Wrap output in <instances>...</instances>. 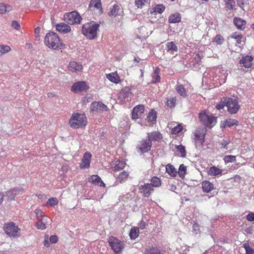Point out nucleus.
Instances as JSON below:
<instances>
[{
  "instance_id": "obj_61",
  "label": "nucleus",
  "mask_w": 254,
  "mask_h": 254,
  "mask_svg": "<svg viewBox=\"0 0 254 254\" xmlns=\"http://www.w3.org/2000/svg\"><path fill=\"white\" fill-rule=\"evenodd\" d=\"M246 218L249 221H254V213L251 212L249 213L246 216Z\"/></svg>"
},
{
  "instance_id": "obj_30",
  "label": "nucleus",
  "mask_w": 254,
  "mask_h": 254,
  "mask_svg": "<svg viewBox=\"0 0 254 254\" xmlns=\"http://www.w3.org/2000/svg\"><path fill=\"white\" fill-rule=\"evenodd\" d=\"M145 254H163L161 250L156 247H151L146 249Z\"/></svg>"
},
{
  "instance_id": "obj_17",
  "label": "nucleus",
  "mask_w": 254,
  "mask_h": 254,
  "mask_svg": "<svg viewBox=\"0 0 254 254\" xmlns=\"http://www.w3.org/2000/svg\"><path fill=\"white\" fill-rule=\"evenodd\" d=\"M254 59L252 56H246L242 58L240 60V64L245 68H249L251 67L253 64Z\"/></svg>"
},
{
  "instance_id": "obj_42",
  "label": "nucleus",
  "mask_w": 254,
  "mask_h": 254,
  "mask_svg": "<svg viewBox=\"0 0 254 254\" xmlns=\"http://www.w3.org/2000/svg\"><path fill=\"white\" fill-rule=\"evenodd\" d=\"M177 99L176 97H171L170 99H168L166 101V105L170 108H174L176 106Z\"/></svg>"
},
{
  "instance_id": "obj_56",
  "label": "nucleus",
  "mask_w": 254,
  "mask_h": 254,
  "mask_svg": "<svg viewBox=\"0 0 254 254\" xmlns=\"http://www.w3.org/2000/svg\"><path fill=\"white\" fill-rule=\"evenodd\" d=\"M230 141L229 140L223 139L222 141L220 142V145H221V148H224L227 149V145L229 144Z\"/></svg>"
},
{
  "instance_id": "obj_3",
  "label": "nucleus",
  "mask_w": 254,
  "mask_h": 254,
  "mask_svg": "<svg viewBox=\"0 0 254 254\" xmlns=\"http://www.w3.org/2000/svg\"><path fill=\"white\" fill-rule=\"evenodd\" d=\"M69 124L71 127L78 128L86 125V118L83 114L74 113L69 121Z\"/></svg>"
},
{
  "instance_id": "obj_11",
  "label": "nucleus",
  "mask_w": 254,
  "mask_h": 254,
  "mask_svg": "<svg viewBox=\"0 0 254 254\" xmlns=\"http://www.w3.org/2000/svg\"><path fill=\"white\" fill-rule=\"evenodd\" d=\"M90 110L92 112H103L108 111L109 108L102 102L95 101L91 103Z\"/></svg>"
},
{
  "instance_id": "obj_24",
  "label": "nucleus",
  "mask_w": 254,
  "mask_h": 254,
  "mask_svg": "<svg viewBox=\"0 0 254 254\" xmlns=\"http://www.w3.org/2000/svg\"><path fill=\"white\" fill-rule=\"evenodd\" d=\"M181 21V15L180 13L176 12L170 15L168 22L170 23H177Z\"/></svg>"
},
{
  "instance_id": "obj_28",
  "label": "nucleus",
  "mask_w": 254,
  "mask_h": 254,
  "mask_svg": "<svg viewBox=\"0 0 254 254\" xmlns=\"http://www.w3.org/2000/svg\"><path fill=\"white\" fill-rule=\"evenodd\" d=\"M229 38L234 39L236 40V46H240V45L242 44L243 42L242 39H243V37L242 35L240 34H238L237 33H234L232 34Z\"/></svg>"
},
{
  "instance_id": "obj_53",
  "label": "nucleus",
  "mask_w": 254,
  "mask_h": 254,
  "mask_svg": "<svg viewBox=\"0 0 254 254\" xmlns=\"http://www.w3.org/2000/svg\"><path fill=\"white\" fill-rule=\"evenodd\" d=\"M224 106H226V104H225V98H223V100H221L218 104H217L216 106V108L220 110L222 109Z\"/></svg>"
},
{
  "instance_id": "obj_46",
  "label": "nucleus",
  "mask_w": 254,
  "mask_h": 254,
  "mask_svg": "<svg viewBox=\"0 0 254 254\" xmlns=\"http://www.w3.org/2000/svg\"><path fill=\"white\" fill-rule=\"evenodd\" d=\"M226 7L229 10H233L235 5L234 0H225Z\"/></svg>"
},
{
  "instance_id": "obj_15",
  "label": "nucleus",
  "mask_w": 254,
  "mask_h": 254,
  "mask_svg": "<svg viewBox=\"0 0 254 254\" xmlns=\"http://www.w3.org/2000/svg\"><path fill=\"white\" fill-rule=\"evenodd\" d=\"M147 139L151 142H158L163 138L162 134L159 131H152L147 133Z\"/></svg>"
},
{
  "instance_id": "obj_16",
  "label": "nucleus",
  "mask_w": 254,
  "mask_h": 254,
  "mask_svg": "<svg viewBox=\"0 0 254 254\" xmlns=\"http://www.w3.org/2000/svg\"><path fill=\"white\" fill-rule=\"evenodd\" d=\"M123 13L122 5L120 4H115L111 10L109 12V16H116L117 15H122Z\"/></svg>"
},
{
  "instance_id": "obj_12",
  "label": "nucleus",
  "mask_w": 254,
  "mask_h": 254,
  "mask_svg": "<svg viewBox=\"0 0 254 254\" xmlns=\"http://www.w3.org/2000/svg\"><path fill=\"white\" fill-rule=\"evenodd\" d=\"M139 189L140 192L142 194V195L146 197H148L154 190V189L149 183L141 185Z\"/></svg>"
},
{
  "instance_id": "obj_26",
  "label": "nucleus",
  "mask_w": 254,
  "mask_h": 254,
  "mask_svg": "<svg viewBox=\"0 0 254 254\" xmlns=\"http://www.w3.org/2000/svg\"><path fill=\"white\" fill-rule=\"evenodd\" d=\"M176 90L177 93L179 94L182 97L185 98L188 97L186 89L184 88L183 85L177 84L176 86Z\"/></svg>"
},
{
  "instance_id": "obj_25",
  "label": "nucleus",
  "mask_w": 254,
  "mask_h": 254,
  "mask_svg": "<svg viewBox=\"0 0 254 254\" xmlns=\"http://www.w3.org/2000/svg\"><path fill=\"white\" fill-rule=\"evenodd\" d=\"M202 188L204 192H209L214 189V185L209 181H204L202 183Z\"/></svg>"
},
{
  "instance_id": "obj_34",
  "label": "nucleus",
  "mask_w": 254,
  "mask_h": 254,
  "mask_svg": "<svg viewBox=\"0 0 254 254\" xmlns=\"http://www.w3.org/2000/svg\"><path fill=\"white\" fill-rule=\"evenodd\" d=\"M139 228L138 227L132 228L129 232V236L131 240H135L139 236Z\"/></svg>"
},
{
  "instance_id": "obj_62",
  "label": "nucleus",
  "mask_w": 254,
  "mask_h": 254,
  "mask_svg": "<svg viewBox=\"0 0 254 254\" xmlns=\"http://www.w3.org/2000/svg\"><path fill=\"white\" fill-rule=\"evenodd\" d=\"M145 0H135V5L137 7H141L142 5L144 4V2Z\"/></svg>"
},
{
  "instance_id": "obj_50",
  "label": "nucleus",
  "mask_w": 254,
  "mask_h": 254,
  "mask_svg": "<svg viewBox=\"0 0 254 254\" xmlns=\"http://www.w3.org/2000/svg\"><path fill=\"white\" fill-rule=\"evenodd\" d=\"M58 203V200L56 197H51L48 200L46 205L47 206H55L57 205Z\"/></svg>"
},
{
  "instance_id": "obj_47",
  "label": "nucleus",
  "mask_w": 254,
  "mask_h": 254,
  "mask_svg": "<svg viewBox=\"0 0 254 254\" xmlns=\"http://www.w3.org/2000/svg\"><path fill=\"white\" fill-rule=\"evenodd\" d=\"M213 41L217 45H221L224 42V39L221 35L218 34L214 38Z\"/></svg>"
},
{
  "instance_id": "obj_18",
  "label": "nucleus",
  "mask_w": 254,
  "mask_h": 254,
  "mask_svg": "<svg viewBox=\"0 0 254 254\" xmlns=\"http://www.w3.org/2000/svg\"><path fill=\"white\" fill-rule=\"evenodd\" d=\"M89 181L93 184L100 187H105V183L102 181L101 178L98 175H92L89 178Z\"/></svg>"
},
{
  "instance_id": "obj_31",
  "label": "nucleus",
  "mask_w": 254,
  "mask_h": 254,
  "mask_svg": "<svg viewBox=\"0 0 254 254\" xmlns=\"http://www.w3.org/2000/svg\"><path fill=\"white\" fill-rule=\"evenodd\" d=\"M222 172V169H219L216 167L213 166L209 168L208 171V174L210 176H217L221 174Z\"/></svg>"
},
{
  "instance_id": "obj_6",
  "label": "nucleus",
  "mask_w": 254,
  "mask_h": 254,
  "mask_svg": "<svg viewBox=\"0 0 254 254\" xmlns=\"http://www.w3.org/2000/svg\"><path fill=\"white\" fill-rule=\"evenodd\" d=\"M225 104H226L228 112L231 114L237 113L240 109L237 99L226 97L225 98Z\"/></svg>"
},
{
  "instance_id": "obj_21",
  "label": "nucleus",
  "mask_w": 254,
  "mask_h": 254,
  "mask_svg": "<svg viewBox=\"0 0 254 254\" xmlns=\"http://www.w3.org/2000/svg\"><path fill=\"white\" fill-rule=\"evenodd\" d=\"M195 139L199 140L200 145H202L204 142L205 134L202 129H197L194 132Z\"/></svg>"
},
{
  "instance_id": "obj_59",
  "label": "nucleus",
  "mask_w": 254,
  "mask_h": 254,
  "mask_svg": "<svg viewBox=\"0 0 254 254\" xmlns=\"http://www.w3.org/2000/svg\"><path fill=\"white\" fill-rule=\"evenodd\" d=\"M11 26L14 28V29H15L16 30H19L20 27V24L19 23L16 21V20H12V22H11Z\"/></svg>"
},
{
  "instance_id": "obj_9",
  "label": "nucleus",
  "mask_w": 254,
  "mask_h": 254,
  "mask_svg": "<svg viewBox=\"0 0 254 254\" xmlns=\"http://www.w3.org/2000/svg\"><path fill=\"white\" fill-rule=\"evenodd\" d=\"M5 233L10 237H16L18 236V233L19 229L15 223L11 222L6 224L4 226Z\"/></svg>"
},
{
  "instance_id": "obj_45",
  "label": "nucleus",
  "mask_w": 254,
  "mask_h": 254,
  "mask_svg": "<svg viewBox=\"0 0 254 254\" xmlns=\"http://www.w3.org/2000/svg\"><path fill=\"white\" fill-rule=\"evenodd\" d=\"M176 149H177V150L178 151H179L181 155V156L182 157H185L186 156V149H185V147L184 146H183V145H177L176 146Z\"/></svg>"
},
{
  "instance_id": "obj_43",
  "label": "nucleus",
  "mask_w": 254,
  "mask_h": 254,
  "mask_svg": "<svg viewBox=\"0 0 254 254\" xmlns=\"http://www.w3.org/2000/svg\"><path fill=\"white\" fill-rule=\"evenodd\" d=\"M183 129V127L182 124H178L177 126L173 127L171 132L172 134H177L181 132Z\"/></svg>"
},
{
  "instance_id": "obj_10",
  "label": "nucleus",
  "mask_w": 254,
  "mask_h": 254,
  "mask_svg": "<svg viewBox=\"0 0 254 254\" xmlns=\"http://www.w3.org/2000/svg\"><path fill=\"white\" fill-rule=\"evenodd\" d=\"M89 88V86L85 81H78L74 83L71 86L72 92L78 93L79 92H86Z\"/></svg>"
},
{
  "instance_id": "obj_63",
  "label": "nucleus",
  "mask_w": 254,
  "mask_h": 254,
  "mask_svg": "<svg viewBox=\"0 0 254 254\" xmlns=\"http://www.w3.org/2000/svg\"><path fill=\"white\" fill-rule=\"evenodd\" d=\"M145 226L146 223L143 220H141L138 223V226L141 230L144 229L145 227Z\"/></svg>"
},
{
  "instance_id": "obj_37",
  "label": "nucleus",
  "mask_w": 254,
  "mask_h": 254,
  "mask_svg": "<svg viewBox=\"0 0 254 254\" xmlns=\"http://www.w3.org/2000/svg\"><path fill=\"white\" fill-rule=\"evenodd\" d=\"M167 50L168 52L173 53L178 51V47L173 42H169L166 44Z\"/></svg>"
},
{
  "instance_id": "obj_41",
  "label": "nucleus",
  "mask_w": 254,
  "mask_h": 254,
  "mask_svg": "<svg viewBox=\"0 0 254 254\" xmlns=\"http://www.w3.org/2000/svg\"><path fill=\"white\" fill-rule=\"evenodd\" d=\"M11 9V7L10 5L0 3V14H4L9 12Z\"/></svg>"
},
{
  "instance_id": "obj_7",
  "label": "nucleus",
  "mask_w": 254,
  "mask_h": 254,
  "mask_svg": "<svg viewBox=\"0 0 254 254\" xmlns=\"http://www.w3.org/2000/svg\"><path fill=\"white\" fill-rule=\"evenodd\" d=\"M152 145V143L146 138L139 141L136 148L138 153L143 154L151 150Z\"/></svg>"
},
{
  "instance_id": "obj_33",
  "label": "nucleus",
  "mask_w": 254,
  "mask_h": 254,
  "mask_svg": "<svg viewBox=\"0 0 254 254\" xmlns=\"http://www.w3.org/2000/svg\"><path fill=\"white\" fill-rule=\"evenodd\" d=\"M239 125V122L235 119H228L225 122L224 127H231L233 126H238Z\"/></svg>"
},
{
  "instance_id": "obj_13",
  "label": "nucleus",
  "mask_w": 254,
  "mask_h": 254,
  "mask_svg": "<svg viewBox=\"0 0 254 254\" xmlns=\"http://www.w3.org/2000/svg\"><path fill=\"white\" fill-rule=\"evenodd\" d=\"M144 111V107L143 105L136 106L132 111V119L134 120L138 119Z\"/></svg>"
},
{
  "instance_id": "obj_49",
  "label": "nucleus",
  "mask_w": 254,
  "mask_h": 254,
  "mask_svg": "<svg viewBox=\"0 0 254 254\" xmlns=\"http://www.w3.org/2000/svg\"><path fill=\"white\" fill-rule=\"evenodd\" d=\"M223 160L225 163L235 162L236 161V157L233 155H227L224 157Z\"/></svg>"
},
{
  "instance_id": "obj_20",
  "label": "nucleus",
  "mask_w": 254,
  "mask_h": 254,
  "mask_svg": "<svg viewBox=\"0 0 254 254\" xmlns=\"http://www.w3.org/2000/svg\"><path fill=\"white\" fill-rule=\"evenodd\" d=\"M56 30L63 33H66L71 30L70 27L64 23L57 24L56 26Z\"/></svg>"
},
{
  "instance_id": "obj_55",
  "label": "nucleus",
  "mask_w": 254,
  "mask_h": 254,
  "mask_svg": "<svg viewBox=\"0 0 254 254\" xmlns=\"http://www.w3.org/2000/svg\"><path fill=\"white\" fill-rule=\"evenodd\" d=\"M92 5L94 7L99 8L101 6V2L100 0H91L90 5Z\"/></svg>"
},
{
  "instance_id": "obj_5",
  "label": "nucleus",
  "mask_w": 254,
  "mask_h": 254,
  "mask_svg": "<svg viewBox=\"0 0 254 254\" xmlns=\"http://www.w3.org/2000/svg\"><path fill=\"white\" fill-rule=\"evenodd\" d=\"M108 243L111 249L117 254L121 253L125 246L123 242L113 236H111L109 238Z\"/></svg>"
},
{
  "instance_id": "obj_54",
  "label": "nucleus",
  "mask_w": 254,
  "mask_h": 254,
  "mask_svg": "<svg viewBox=\"0 0 254 254\" xmlns=\"http://www.w3.org/2000/svg\"><path fill=\"white\" fill-rule=\"evenodd\" d=\"M131 196V195L129 193H126V194L121 195L119 196V200L120 201H126L127 199H129Z\"/></svg>"
},
{
  "instance_id": "obj_22",
  "label": "nucleus",
  "mask_w": 254,
  "mask_h": 254,
  "mask_svg": "<svg viewBox=\"0 0 254 254\" xmlns=\"http://www.w3.org/2000/svg\"><path fill=\"white\" fill-rule=\"evenodd\" d=\"M234 23L237 28L240 30H244L245 28L246 22L241 18L235 17L234 18Z\"/></svg>"
},
{
  "instance_id": "obj_64",
  "label": "nucleus",
  "mask_w": 254,
  "mask_h": 254,
  "mask_svg": "<svg viewBox=\"0 0 254 254\" xmlns=\"http://www.w3.org/2000/svg\"><path fill=\"white\" fill-rule=\"evenodd\" d=\"M193 230L196 234H197L199 231V227L197 224H194L193 225Z\"/></svg>"
},
{
  "instance_id": "obj_4",
  "label": "nucleus",
  "mask_w": 254,
  "mask_h": 254,
  "mask_svg": "<svg viewBox=\"0 0 254 254\" xmlns=\"http://www.w3.org/2000/svg\"><path fill=\"white\" fill-rule=\"evenodd\" d=\"M198 118L202 124L209 128H212L217 123V117L207 114L205 111L200 112Z\"/></svg>"
},
{
  "instance_id": "obj_32",
  "label": "nucleus",
  "mask_w": 254,
  "mask_h": 254,
  "mask_svg": "<svg viewBox=\"0 0 254 254\" xmlns=\"http://www.w3.org/2000/svg\"><path fill=\"white\" fill-rule=\"evenodd\" d=\"M107 77L112 82L118 83L120 82V77L116 72H112L107 74Z\"/></svg>"
},
{
  "instance_id": "obj_38",
  "label": "nucleus",
  "mask_w": 254,
  "mask_h": 254,
  "mask_svg": "<svg viewBox=\"0 0 254 254\" xmlns=\"http://www.w3.org/2000/svg\"><path fill=\"white\" fill-rule=\"evenodd\" d=\"M126 163L124 161L117 160L116 161L114 166L115 171L122 170L125 167Z\"/></svg>"
},
{
  "instance_id": "obj_57",
  "label": "nucleus",
  "mask_w": 254,
  "mask_h": 254,
  "mask_svg": "<svg viewBox=\"0 0 254 254\" xmlns=\"http://www.w3.org/2000/svg\"><path fill=\"white\" fill-rule=\"evenodd\" d=\"M238 5L243 10L244 9L243 7L245 4H248V0H237Z\"/></svg>"
},
{
  "instance_id": "obj_23",
  "label": "nucleus",
  "mask_w": 254,
  "mask_h": 254,
  "mask_svg": "<svg viewBox=\"0 0 254 254\" xmlns=\"http://www.w3.org/2000/svg\"><path fill=\"white\" fill-rule=\"evenodd\" d=\"M21 189H14L9 191H7L6 192V196L7 197L8 199L9 200H13L15 197L18 195L20 192L21 191Z\"/></svg>"
},
{
  "instance_id": "obj_60",
  "label": "nucleus",
  "mask_w": 254,
  "mask_h": 254,
  "mask_svg": "<svg viewBox=\"0 0 254 254\" xmlns=\"http://www.w3.org/2000/svg\"><path fill=\"white\" fill-rule=\"evenodd\" d=\"M58 238L57 235H53L50 237V241L52 244H55L58 242Z\"/></svg>"
},
{
  "instance_id": "obj_14",
  "label": "nucleus",
  "mask_w": 254,
  "mask_h": 254,
  "mask_svg": "<svg viewBox=\"0 0 254 254\" xmlns=\"http://www.w3.org/2000/svg\"><path fill=\"white\" fill-rule=\"evenodd\" d=\"M91 154L89 152H85L81 160L80 167L81 169H87L90 167Z\"/></svg>"
},
{
  "instance_id": "obj_1",
  "label": "nucleus",
  "mask_w": 254,
  "mask_h": 254,
  "mask_svg": "<svg viewBox=\"0 0 254 254\" xmlns=\"http://www.w3.org/2000/svg\"><path fill=\"white\" fill-rule=\"evenodd\" d=\"M45 44L49 48L54 50H61L64 48L65 45L56 33L50 32L46 34L44 39Z\"/></svg>"
},
{
  "instance_id": "obj_35",
  "label": "nucleus",
  "mask_w": 254,
  "mask_h": 254,
  "mask_svg": "<svg viewBox=\"0 0 254 254\" xmlns=\"http://www.w3.org/2000/svg\"><path fill=\"white\" fill-rule=\"evenodd\" d=\"M150 185L152 186V188L153 187H159L161 186L162 183H161V180L160 178L154 176L151 179V183H150Z\"/></svg>"
},
{
  "instance_id": "obj_44",
  "label": "nucleus",
  "mask_w": 254,
  "mask_h": 254,
  "mask_svg": "<svg viewBox=\"0 0 254 254\" xmlns=\"http://www.w3.org/2000/svg\"><path fill=\"white\" fill-rule=\"evenodd\" d=\"M159 69L157 68L155 69L152 74V82L153 83H157L160 81V76L159 75Z\"/></svg>"
},
{
  "instance_id": "obj_2",
  "label": "nucleus",
  "mask_w": 254,
  "mask_h": 254,
  "mask_svg": "<svg viewBox=\"0 0 254 254\" xmlns=\"http://www.w3.org/2000/svg\"><path fill=\"white\" fill-rule=\"evenodd\" d=\"M100 25L97 23H85L82 26V34L88 39L92 40L97 37V31L99 30Z\"/></svg>"
},
{
  "instance_id": "obj_48",
  "label": "nucleus",
  "mask_w": 254,
  "mask_h": 254,
  "mask_svg": "<svg viewBox=\"0 0 254 254\" xmlns=\"http://www.w3.org/2000/svg\"><path fill=\"white\" fill-rule=\"evenodd\" d=\"M243 248L246 250V254H254V249L250 247L248 243L244 244Z\"/></svg>"
},
{
  "instance_id": "obj_36",
  "label": "nucleus",
  "mask_w": 254,
  "mask_h": 254,
  "mask_svg": "<svg viewBox=\"0 0 254 254\" xmlns=\"http://www.w3.org/2000/svg\"><path fill=\"white\" fill-rule=\"evenodd\" d=\"M130 94V89L128 87L123 88L120 93V97L122 99H125Z\"/></svg>"
},
{
  "instance_id": "obj_58",
  "label": "nucleus",
  "mask_w": 254,
  "mask_h": 254,
  "mask_svg": "<svg viewBox=\"0 0 254 254\" xmlns=\"http://www.w3.org/2000/svg\"><path fill=\"white\" fill-rule=\"evenodd\" d=\"M36 227L38 229L44 230L46 229V225L42 222L41 220H39L36 225Z\"/></svg>"
},
{
  "instance_id": "obj_51",
  "label": "nucleus",
  "mask_w": 254,
  "mask_h": 254,
  "mask_svg": "<svg viewBox=\"0 0 254 254\" xmlns=\"http://www.w3.org/2000/svg\"><path fill=\"white\" fill-rule=\"evenodd\" d=\"M165 7L163 4H157L154 7V11L158 13H162L165 10Z\"/></svg>"
},
{
  "instance_id": "obj_39",
  "label": "nucleus",
  "mask_w": 254,
  "mask_h": 254,
  "mask_svg": "<svg viewBox=\"0 0 254 254\" xmlns=\"http://www.w3.org/2000/svg\"><path fill=\"white\" fill-rule=\"evenodd\" d=\"M187 171V167L184 165V164H181L179 166V171H177V173H178L179 177L184 179L185 177V175L186 174Z\"/></svg>"
},
{
  "instance_id": "obj_29",
  "label": "nucleus",
  "mask_w": 254,
  "mask_h": 254,
  "mask_svg": "<svg viewBox=\"0 0 254 254\" xmlns=\"http://www.w3.org/2000/svg\"><path fill=\"white\" fill-rule=\"evenodd\" d=\"M166 171L172 177H176L177 174V171L174 166L170 164L166 165Z\"/></svg>"
},
{
  "instance_id": "obj_40",
  "label": "nucleus",
  "mask_w": 254,
  "mask_h": 254,
  "mask_svg": "<svg viewBox=\"0 0 254 254\" xmlns=\"http://www.w3.org/2000/svg\"><path fill=\"white\" fill-rule=\"evenodd\" d=\"M128 174L126 171H123L121 172L118 175L117 180L120 183L125 182L128 177Z\"/></svg>"
},
{
  "instance_id": "obj_8",
  "label": "nucleus",
  "mask_w": 254,
  "mask_h": 254,
  "mask_svg": "<svg viewBox=\"0 0 254 254\" xmlns=\"http://www.w3.org/2000/svg\"><path fill=\"white\" fill-rule=\"evenodd\" d=\"M64 19L66 22L69 24H74L79 23L82 19L79 14L75 11L67 13L64 16Z\"/></svg>"
},
{
  "instance_id": "obj_52",
  "label": "nucleus",
  "mask_w": 254,
  "mask_h": 254,
  "mask_svg": "<svg viewBox=\"0 0 254 254\" xmlns=\"http://www.w3.org/2000/svg\"><path fill=\"white\" fill-rule=\"evenodd\" d=\"M10 50V48L8 46L0 45V56L3 54L8 52Z\"/></svg>"
},
{
  "instance_id": "obj_19",
  "label": "nucleus",
  "mask_w": 254,
  "mask_h": 254,
  "mask_svg": "<svg viewBox=\"0 0 254 254\" xmlns=\"http://www.w3.org/2000/svg\"><path fill=\"white\" fill-rule=\"evenodd\" d=\"M68 67L69 70L72 72H75L80 71L82 69V65L74 61L70 62L68 65Z\"/></svg>"
},
{
  "instance_id": "obj_27",
  "label": "nucleus",
  "mask_w": 254,
  "mask_h": 254,
  "mask_svg": "<svg viewBox=\"0 0 254 254\" xmlns=\"http://www.w3.org/2000/svg\"><path fill=\"white\" fill-rule=\"evenodd\" d=\"M157 113L154 109H151L147 116L148 122L154 124L156 122Z\"/></svg>"
}]
</instances>
